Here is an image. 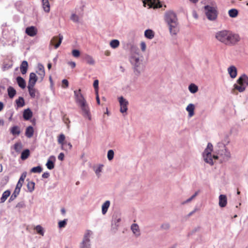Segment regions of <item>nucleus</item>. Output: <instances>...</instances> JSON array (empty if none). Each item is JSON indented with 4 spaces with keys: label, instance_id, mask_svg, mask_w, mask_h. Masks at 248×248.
Returning a JSON list of instances; mask_svg holds the SVG:
<instances>
[{
    "label": "nucleus",
    "instance_id": "1",
    "mask_svg": "<svg viewBox=\"0 0 248 248\" xmlns=\"http://www.w3.org/2000/svg\"><path fill=\"white\" fill-rule=\"evenodd\" d=\"M215 38L219 42L228 46L233 45L240 39L238 34L228 30L217 31L215 34Z\"/></svg>",
    "mask_w": 248,
    "mask_h": 248
},
{
    "label": "nucleus",
    "instance_id": "2",
    "mask_svg": "<svg viewBox=\"0 0 248 248\" xmlns=\"http://www.w3.org/2000/svg\"><path fill=\"white\" fill-rule=\"evenodd\" d=\"M164 19L169 27L170 34L176 35L179 31L176 14L172 11H167L165 14Z\"/></svg>",
    "mask_w": 248,
    "mask_h": 248
},
{
    "label": "nucleus",
    "instance_id": "3",
    "mask_svg": "<svg viewBox=\"0 0 248 248\" xmlns=\"http://www.w3.org/2000/svg\"><path fill=\"white\" fill-rule=\"evenodd\" d=\"M213 149V145L211 143H208L206 148L204 150L202 155L203 160L205 161V162L209 164L211 166L214 165V160H215L213 157L215 155H212Z\"/></svg>",
    "mask_w": 248,
    "mask_h": 248
},
{
    "label": "nucleus",
    "instance_id": "4",
    "mask_svg": "<svg viewBox=\"0 0 248 248\" xmlns=\"http://www.w3.org/2000/svg\"><path fill=\"white\" fill-rule=\"evenodd\" d=\"M204 12L209 20L215 21L217 20L218 12L216 7L210 5H205L204 6Z\"/></svg>",
    "mask_w": 248,
    "mask_h": 248
},
{
    "label": "nucleus",
    "instance_id": "5",
    "mask_svg": "<svg viewBox=\"0 0 248 248\" xmlns=\"http://www.w3.org/2000/svg\"><path fill=\"white\" fill-rule=\"evenodd\" d=\"M248 85V77L243 75L237 80V82L233 85V90H236L239 92H244Z\"/></svg>",
    "mask_w": 248,
    "mask_h": 248
},
{
    "label": "nucleus",
    "instance_id": "6",
    "mask_svg": "<svg viewBox=\"0 0 248 248\" xmlns=\"http://www.w3.org/2000/svg\"><path fill=\"white\" fill-rule=\"evenodd\" d=\"M217 155H214L213 157L215 160L219 159L221 162H226L231 157L230 152L225 146L218 151Z\"/></svg>",
    "mask_w": 248,
    "mask_h": 248
},
{
    "label": "nucleus",
    "instance_id": "7",
    "mask_svg": "<svg viewBox=\"0 0 248 248\" xmlns=\"http://www.w3.org/2000/svg\"><path fill=\"white\" fill-rule=\"evenodd\" d=\"M130 61L131 64L134 66L135 69L138 71L142 64V56H140L139 51H135L131 54L130 58Z\"/></svg>",
    "mask_w": 248,
    "mask_h": 248
},
{
    "label": "nucleus",
    "instance_id": "8",
    "mask_svg": "<svg viewBox=\"0 0 248 248\" xmlns=\"http://www.w3.org/2000/svg\"><path fill=\"white\" fill-rule=\"evenodd\" d=\"M93 232L90 230L86 231L83 239L80 244L79 248H91V237Z\"/></svg>",
    "mask_w": 248,
    "mask_h": 248
},
{
    "label": "nucleus",
    "instance_id": "9",
    "mask_svg": "<svg viewBox=\"0 0 248 248\" xmlns=\"http://www.w3.org/2000/svg\"><path fill=\"white\" fill-rule=\"evenodd\" d=\"M81 109L82 115L85 118H87L89 120H91L92 117L90 113L89 107L87 102L79 105Z\"/></svg>",
    "mask_w": 248,
    "mask_h": 248
},
{
    "label": "nucleus",
    "instance_id": "10",
    "mask_svg": "<svg viewBox=\"0 0 248 248\" xmlns=\"http://www.w3.org/2000/svg\"><path fill=\"white\" fill-rule=\"evenodd\" d=\"M118 100L120 105V112L122 113H126L128 109V101L123 96L119 97Z\"/></svg>",
    "mask_w": 248,
    "mask_h": 248
},
{
    "label": "nucleus",
    "instance_id": "11",
    "mask_svg": "<svg viewBox=\"0 0 248 248\" xmlns=\"http://www.w3.org/2000/svg\"><path fill=\"white\" fill-rule=\"evenodd\" d=\"M142 1L143 5L145 7L147 5L149 6V8H157L161 7L159 0H143Z\"/></svg>",
    "mask_w": 248,
    "mask_h": 248
},
{
    "label": "nucleus",
    "instance_id": "12",
    "mask_svg": "<svg viewBox=\"0 0 248 248\" xmlns=\"http://www.w3.org/2000/svg\"><path fill=\"white\" fill-rule=\"evenodd\" d=\"M74 95L76 98V101L80 105L82 104L87 102L83 95L81 93V90L74 91Z\"/></svg>",
    "mask_w": 248,
    "mask_h": 248
},
{
    "label": "nucleus",
    "instance_id": "13",
    "mask_svg": "<svg viewBox=\"0 0 248 248\" xmlns=\"http://www.w3.org/2000/svg\"><path fill=\"white\" fill-rule=\"evenodd\" d=\"M63 39V36L59 34V36H54L51 40L50 45H54L55 48L57 49L59 47Z\"/></svg>",
    "mask_w": 248,
    "mask_h": 248
},
{
    "label": "nucleus",
    "instance_id": "14",
    "mask_svg": "<svg viewBox=\"0 0 248 248\" xmlns=\"http://www.w3.org/2000/svg\"><path fill=\"white\" fill-rule=\"evenodd\" d=\"M37 69L36 73L39 76V79H40V81H42L45 76V68L43 65L41 63H38Z\"/></svg>",
    "mask_w": 248,
    "mask_h": 248
},
{
    "label": "nucleus",
    "instance_id": "15",
    "mask_svg": "<svg viewBox=\"0 0 248 248\" xmlns=\"http://www.w3.org/2000/svg\"><path fill=\"white\" fill-rule=\"evenodd\" d=\"M25 32L29 36L33 37L37 33V29L34 26H31L26 29Z\"/></svg>",
    "mask_w": 248,
    "mask_h": 248
},
{
    "label": "nucleus",
    "instance_id": "16",
    "mask_svg": "<svg viewBox=\"0 0 248 248\" xmlns=\"http://www.w3.org/2000/svg\"><path fill=\"white\" fill-rule=\"evenodd\" d=\"M219 202L218 205L220 207H225L227 204V198L226 195L221 194L218 197Z\"/></svg>",
    "mask_w": 248,
    "mask_h": 248
},
{
    "label": "nucleus",
    "instance_id": "17",
    "mask_svg": "<svg viewBox=\"0 0 248 248\" xmlns=\"http://www.w3.org/2000/svg\"><path fill=\"white\" fill-rule=\"evenodd\" d=\"M56 161V158L54 155H51L48 158L46 163V166L49 170H52L54 168V162Z\"/></svg>",
    "mask_w": 248,
    "mask_h": 248
},
{
    "label": "nucleus",
    "instance_id": "18",
    "mask_svg": "<svg viewBox=\"0 0 248 248\" xmlns=\"http://www.w3.org/2000/svg\"><path fill=\"white\" fill-rule=\"evenodd\" d=\"M10 133L15 137L18 136L21 133L20 127L17 125H14L9 129Z\"/></svg>",
    "mask_w": 248,
    "mask_h": 248
},
{
    "label": "nucleus",
    "instance_id": "19",
    "mask_svg": "<svg viewBox=\"0 0 248 248\" xmlns=\"http://www.w3.org/2000/svg\"><path fill=\"white\" fill-rule=\"evenodd\" d=\"M228 72L232 78H234L237 76V71L235 66L232 65L228 68Z\"/></svg>",
    "mask_w": 248,
    "mask_h": 248
},
{
    "label": "nucleus",
    "instance_id": "20",
    "mask_svg": "<svg viewBox=\"0 0 248 248\" xmlns=\"http://www.w3.org/2000/svg\"><path fill=\"white\" fill-rule=\"evenodd\" d=\"M37 77L34 73H31L30 74L28 86H34L37 80Z\"/></svg>",
    "mask_w": 248,
    "mask_h": 248
},
{
    "label": "nucleus",
    "instance_id": "21",
    "mask_svg": "<svg viewBox=\"0 0 248 248\" xmlns=\"http://www.w3.org/2000/svg\"><path fill=\"white\" fill-rule=\"evenodd\" d=\"M131 230L136 236L138 237L140 236V232L139 226L137 224H132L131 226Z\"/></svg>",
    "mask_w": 248,
    "mask_h": 248
},
{
    "label": "nucleus",
    "instance_id": "22",
    "mask_svg": "<svg viewBox=\"0 0 248 248\" xmlns=\"http://www.w3.org/2000/svg\"><path fill=\"white\" fill-rule=\"evenodd\" d=\"M195 106L193 104H189L186 108V110L188 113V117H192L194 115V109Z\"/></svg>",
    "mask_w": 248,
    "mask_h": 248
},
{
    "label": "nucleus",
    "instance_id": "23",
    "mask_svg": "<svg viewBox=\"0 0 248 248\" xmlns=\"http://www.w3.org/2000/svg\"><path fill=\"white\" fill-rule=\"evenodd\" d=\"M34 86H28L29 94L32 98H35L39 94L38 91L34 88Z\"/></svg>",
    "mask_w": 248,
    "mask_h": 248
},
{
    "label": "nucleus",
    "instance_id": "24",
    "mask_svg": "<svg viewBox=\"0 0 248 248\" xmlns=\"http://www.w3.org/2000/svg\"><path fill=\"white\" fill-rule=\"evenodd\" d=\"M26 176H27L26 172H24L23 173H22V174H21V175L16 184V187L21 189V188L22 186L23 183H24V180L26 177Z\"/></svg>",
    "mask_w": 248,
    "mask_h": 248
},
{
    "label": "nucleus",
    "instance_id": "25",
    "mask_svg": "<svg viewBox=\"0 0 248 248\" xmlns=\"http://www.w3.org/2000/svg\"><path fill=\"white\" fill-rule=\"evenodd\" d=\"M65 138V136L63 134H60L58 137V142L59 144H61V148L62 150H67V148H66L64 145L65 142H64Z\"/></svg>",
    "mask_w": 248,
    "mask_h": 248
},
{
    "label": "nucleus",
    "instance_id": "26",
    "mask_svg": "<svg viewBox=\"0 0 248 248\" xmlns=\"http://www.w3.org/2000/svg\"><path fill=\"white\" fill-rule=\"evenodd\" d=\"M42 6L44 11L46 13H48L50 11V4L48 0H41Z\"/></svg>",
    "mask_w": 248,
    "mask_h": 248
},
{
    "label": "nucleus",
    "instance_id": "27",
    "mask_svg": "<svg viewBox=\"0 0 248 248\" xmlns=\"http://www.w3.org/2000/svg\"><path fill=\"white\" fill-rule=\"evenodd\" d=\"M23 118L26 120H29L32 116V112L30 108L25 109L23 114Z\"/></svg>",
    "mask_w": 248,
    "mask_h": 248
},
{
    "label": "nucleus",
    "instance_id": "28",
    "mask_svg": "<svg viewBox=\"0 0 248 248\" xmlns=\"http://www.w3.org/2000/svg\"><path fill=\"white\" fill-rule=\"evenodd\" d=\"M110 201H108V200L105 201V202L103 203V204L102 205V208H101L102 213L103 215H104L107 213L109 207L110 206Z\"/></svg>",
    "mask_w": 248,
    "mask_h": 248
},
{
    "label": "nucleus",
    "instance_id": "29",
    "mask_svg": "<svg viewBox=\"0 0 248 248\" xmlns=\"http://www.w3.org/2000/svg\"><path fill=\"white\" fill-rule=\"evenodd\" d=\"M33 133L34 129L32 126H29L26 128L25 131V135L27 137H28V138H31L33 135Z\"/></svg>",
    "mask_w": 248,
    "mask_h": 248
},
{
    "label": "nucleus",
    "instance_id": "30",
    "mask_svg": "<svg viewBox=\"0 0 248 248\" xmlns=\"http://www.w3.org/2000/svg\"><path fill=\"white\" fill-rule=\"evenodd\" d=\"M28 67V64L26 61H23L20 65V71L22 74H25L27 73Z\"/></svg>",
    "mask_w": 248,
    "mask_h": 248
},
{
    "label": "nucleus",
    "instance_id": "31",
    "mask_svg": "<svg viewBox=\"0 0 248 248\" xmlns=\"http://www.w3.org/2000/svg\"><path fill=\"white\" fill-rule=\"evenodd\" d=\"M144 35L149 39H152L155 36V33L152 30H146L144 31Z\"/></svg>",
    "mask_w": 248,
    "mask_h": 248
},
{
    "label": "nucleus",
    "instance_id": "32",
    "mask_svg": "<svg viewBox=\"0 0 248 248\" xmlns=\"http://www.w3.org/2000/svg\"><path fill=\"white\" fill-rule=\"evenodd\" d=\"M103 167V165L102 164H100L98 166L94 167L93 168V170L98 178L100 177L101 176Z\"/></svg>",
    "mask_w": 248,
    "mask_h": 248
},
{
    "label": "nucleus",
    "instance_id": "33",
    "mask_svg": "<svg viewBox=\"0 0 248 248\" xmlns=\"http://www.w3.org/2000/svg\"><path fill=\"white\" fill-rule=\"evenodd\" d=\"M16 81L18 86L22 89L26 87V82L25 80L21 77H18L16 78Z\"/></svg>",
    "mask_w": 248,
    "mask_h": 248
},
{
    "label": "nucleus",
    "instance_id": "34",
    "mask_svg": "<svg viewBox=\"0 0 248 248\" xmlns=\"http://www.w3.org/2000/svg\"><path fill=\"white\" fill-rule=\"evenodd\" d=\"M20 189H21L16 187V188H15L14 192L13 193V194H12V195L11 196V197L9 199V202L13 201L16 198V197L18 195V194L20 193Z\"/></svg>",
    "mask_w": 248,
    "mask_h": 248
},
{
    "label": "nucleus",
    "instance_id": "35",
    "mask_svg": "<svg viewBox=\"0 0 248 248\" xmlns=\"http://www.w3.org/2000/svg\"><path fill=\"white\" fill-rule=\"evenodd\" d=\"M8 94L10 98H13L16 94V90L12 87L10 86L7 89Z\"/></svg>",
    "mask_w": 248,
    "mask_h": 248
},
{
    "label": "nucleus",
    "instance_id": "36",
    "mask_svg": "<svg viewBox=\"0 0 248 248\" xmlns=\"http://www.w3.org/2000/svg\"><path fill=\"white\" fill-rule=\"evenodd\" d=\"M188 90L192 93H195L198 91V87L194 83H191L188 86Z\"/></svg>",
    "mask_w": 248,
    "mask_h": 248
},
{
    "label": "nucleus",
    "instance_id": "37",
    "mask_svg": "<svg viewBox=\"0 0 248 248\" xmlns=\"http://www.w3.org/2000/svg\"><path fill=\"white\" fill-rule=\"evenodd\" d=\"M10 193H11V192L10 190H6L5 191H4L3 193V194L2 195V197L0 198V202L1 203L4 202L6 200L7 198L10 196Z\"/></svg>",
    "mask_w": 248,
    "mask_h": 248
},
{
    "label": "nucleus",
    "instance_id": "38",
    "mask_svg": "<svg viewBox=\"0 0 248 248\" xmlns=\"http://www.w3.org/2000/svg\"><path fill=\"white\" fill-rule=\"evenodd\" d=\"M34 230H36L37 233L42 236L44 235L45 231L44 228L40 225L35 227Z\"/></svg>",
    "mask_w": 248,
    "mask_h": 248
},
{
    "label": "nucleus",
    "instance_id": "39",
    "mask_svg": "<svg viewBox=\"0 0 248 248\" xmlns=\"http://www.w3.org/2000/svg\"><path fill=\"white\" fill-rule=\"evenodd\" d=\"M109 45L112 48H116L120 45V42L117 39H114L110 42Z\"/></svg>",
    "mask_w": 248,
    "mask_h": 248
},
{
    "label": "nucleus",
    "instance_id": "40",
    "mask_svg": "<svg viewBox=\"0 0 248 248\" xmlns=\"http://www.w3.org/2000/svg\"><path fill=\"white\" fill-rule=\"evenodd\" d=\"M85 60L87 63L90 65H94L95 61L93 58L90 55H86L85 57Z\"/></svg>",
    "mask_w": 248,
    "mask_h": 248
},
{
    "label": "nucleus",
    "instance_id": "41",
    "mask_svg": "<svg viewBox=\"0 0 248 248\" xmlns=\"http://www.w3.org/2000/svg\"><path fill=\"white\" fill-rule=\"evenodd\" d=\"M200 190H198L195 192V193L191 196L189 198L187 199L186 201L183 202L182 204H185L187 203L190 202L192 201L199 193Z\"/></svg>",
    "mask_w": 248,
    "mask_h": 248
},
{
    "label": "nucleus",
    "instance_id": "42",
    "mask_svg": "<svg viewBox=\"0 0 248 248\" xmlns=\"http://www.w3.org/2000/svg\"><path fill=\"white\" fill-rule=\"evenodd\" d=\"M228 14L230 17L234 18L237 16L238 12L235 9H232L229 11Z\"/></svg>",
    "mask_w": 248,
    "mask_h": 248
},
{
    "label": "nucleus",
    "instance_id": "43",
    "mask_svg": "<svg viewBox=\"0 0 248 248\" xmlns=\"http://www.w3.org/2000/svg\"><path fill=\"white\" fill-rule=\"evenodd\" d=\"M16 102L18 107H23L25 105L24 99L22 97H19Z\"/></svg>",
    "mask_w": 248,
    "mask_h": 248
},
{
    "label": "nucleus",
    "instance_id": "44",
    "mask_svg": "<svg viewBox=\"0 0 248 248\" xmlns=\"http://www.w3.org/2000/svg\"><path fill=\"white\" fill-rule=\"evenodd\" d=\"M28 191L32 192L34 189L35 183L32 181H29L27 185Z\"/></svg>",
    "mask_w": 248,
    "mask_h": 248
},
{
    "label": "nucleus",
    "instance_id": "45",
    "mask_svg": "<svg viewBox=\"0 0 248 248\" xmlns=\"http://www.w3.org/2000/svg\"><path fill=\"white\" fill-rule=\"evenodd\" d=\"M30 155V151L29 149H26L24 150L21 155V158L22 160H25L27 159Z\"/></svg>",
    "mask_w": 248,
    "mask_h": 248
},
{
    "label": "nucleus",
    "instance_id": "46",
    "mask_svg": "<svg viewBox=\"0 0 248 248\" xmlns=\"http://www.w3.org/2000/svg\"><path fill=\"white\" fill-rule=\"evenodd\" d=\"M70 19L75 23H78L79 22V17L75 13H73L71 15Z\"/></svg>",
    "mask_w": 248,
    "mask_h": 248
},
{
    "label": "nucleus",
    "instance_id": "47",
    "mask_svg": "<svg viewBox=\"0 0 248 248\" xmlns=\"http://www.w3.org/2000/svg\"><path fill=\"white\" fill-rule=\"evenodd\" d=\"M42 171V168L39 166L33 167L31 170V172L33 173H40Z\"/></svg>",
    "mask_w": 248,
    "mask_h": 248
},
{
    "label": "nucleus",
    "instance_id": "48",
    "mask_svg": "<svg viewBox=\"0 0 248 248\" xmlns=\"http://www.w3.org/2000/svg\"><path fill=\"white\" fill-rule=\"evenodd\" d=\"M22 148V145L21 142H17L14 145V149L17 152H19Z\"/></svg>",
    "mask_w": 248,
    "mask_h": 248
},
{
    "label": "nucleus",
    "instance_id": "49",
    "mask_svg": "<svg viewBox=\"0 0 248 248\" xmlns=\"http://www.w3.org/2000/svg\"><path fill=\"white\" fill-rule=\"evenodd\" d=\"M114 151L112 150H109L107 153V157L109 161H111L114 157Z\"/></svg>",
    "mask_w": 248,
    "mask_h": 248
},
{
    "label": "nucleus",
    "instance_id": "50",
    "mask_svg": "<svg viewBox=\"0 0 248 248\" xmlns=\"http://www.w3.org/2000/svg\"><path fill=\"white\" fill-rule=\"evenodd\" d=\"M99 81L97 79H96L94 81L93 83V86L95 89V94H97V92H98L99 89Z\"/></svg>",
    "mask_w": 248,
    "mask_h": 248
},
{
    "label": "nucleus",
    "instance_id": "51",
    "mask_svg": "<svg viewBox=\"0 0 248 248\" xmlns=\"http://www.w3.org/2000/svg\"><path fill=\"white\" fill-rule=\"evenodd\" d=\"M160 227L162 230H168L170 228V225L168 223H164L161 225Z\"/></svg>",
    "mask_w": 248,
    "mask_h": 248
},
{
    "label": "nucleus",
    "instance_id": "52",
    "mask_svg": "<svg viewBox=\"0 0 248 248\" xmlns=\"http://www.w3.org/2000/svg\"><path fill=\"white\" fill-rule=\"evenodd\" d=\"M58 224H59V227L60 228L64 227L66 224V219H64L63 220L60 221L59 222Z\"/></svg>",
    "mask_w": 248,
    "mask_h": 248
},
{
    "label": "nucleus",
    "instance_id": "53",
    "mask_svg": "<svg viewBox=\"0 0 248 248\" xmlns=\"http://www.w3.org/2000/svg\"><path fill=\"white\" fill-rule=\"evenodd\" d=\"M72 55L75 57H78L80 55V52L77 49H74L72 52Z\"/></svg>",
    "mask_w": 248,
    "mask_h": 248
},
{
    "label": "nucleus",
    "instance_id": "54",
    "mask_svg": "<svg viewBox=\"0 0 248 248\" xmlns=\"http://www.w3.org/2000/svg\"><path fill=\"white\" fill-rule=\"evenodd\" d=\"M62 87L63 88H66L68 87L69 82L67 79H64L62 80Z\"/></svg>",
    "mask_w": 248,
    "mask_h": 248
},
{
    "label": "nucleus",
    "instance_id": "55",
    "mask_svg": "<svg viewBox=\"0 0 248 248\" xmlns=\"http://www.w3.org/2000/svg\"><path fill=\"white\" fill-rule=\"evenodd\" d=\"M140 48L142 51L144 52L146 49V45L144 42H142L140 43Z\"/></svg>",
    "mask_w": 248,
    "mask_h": 248
},
{
    "label": "nucleus",
    "instance_id": "56",
    "mask_svg": "<svg viewBox=\"0 0 248 248\" xmlns=\"http://www.w3.org/2000/svg\"><path fill=\"white\" fill-rule=\"evenodd\" d=\"M65 147L67 148L66 151L70 150L72 148V145L70 142H65L64 143Z\"/></svg>",
    "mask_w": 248,
    "mask_h": 248
},
{
    "label": "nucleus",
    "instance_id": "57",
    "mask_svg": "<svg viewBox=\"0 0 248 248\" xmlns=\"http://www.w3.org/2000/svg\"><path fill=\"white\" fill-rule=\"evenodd\" d=\"M121 221V218L120 217L116 218L113 220V221L115 223V225L116 226H118V224Z\"/></svg>",
    "mask_w": 248,
    "mask_h": 248
},
{
    "label": "nucleus",
    "instance_id": "58",
    "mask_svg": "<svg viewBox=\"0 0 248 248\" xmlns=\"http://www.w3.org/2000/svg\"><path fill=\"white\" fill-rule=\"evenodd\" d=\"M64 155L62 153H61L58 156V159L61 161H62L64 159Z\"/></svg>",
    "mask_w": 248,
    "mask_h": 248
},
{
    "label": "nucleus",
    "instance_id": "59",
    "mask_svg": "<svg viewBox=\"0 0 248 248\" xmlns=\"http://www.w3.org/2000/svg\"><path fill=\"white\" fill-rule=\"evenodd\" d=\"M49 176V173L48 172H44L42 174V177L44 178H47Z\"/></svg>",
    "mask_w": 248,
    "mask_h": 248
},
{
    "label": "nucleus",
    "instance_id": "60",
    "mask_svg": "<svg viewBox=\"0 0 248 248\" xmlns=\"http://www.w3.org/2000/svg\"><path fill=\"white\" fill-rule=\"evenodd\" d=\"M193 16L195 18L197 19L198 18V15L195 11H193L192 12Z\"/></svg>",
    "mask_w": 248,
    "mask_h": 248
},
{
    "label": "nucleus",
    "instance_id": "61",
    "mask_svg": "<svg viewBox=\"0 0 248 248\" xmlns=\"http://www.w3.org/2000/svg\"><path fill=\"white\" fill-rule=\"evenodd\" d=\"M96 94V99L97 103L98 105H100V99H99V97L98 92H97V94Z\"/></svg>",
    "mask_w": 248,
    "mask_h": 248
},
{
    "label": "nucleus",
    "instance_id": "62",
    "mask_svg": "<svg viewBox=\"0 0 248 248\" xmlns=\"http://www.w3.org/2000/svg\"><path fill=\"white\" fill-rule=\"evenodd\" d=\"M68 64L70 65L72 68H74L76 66V63L74 62H68Z\"/></svg>",
    "mask_w": 248,
    "mask_h": 248
},
{
    "label": "nucleus",
    "instance_id": "63",
    "mask_svg": "<svg viewBox=\"0 0 248 248\" xmlns=\"http://www.w3.org/2000/svg\"><path fill=\"white\" fill-rule=\"evenodd\" d=\"M16 207H24V204L22 202H21V203H18L17 205H16Z\"/></svg>",
    "mask_w": 248,
    "mask_h": 248
},
{
    "label": "nucleus",
    "instance_id": "64",
    "mask_svg": "<svg viewBox=\"0 0 248 248\" xmlns=\"http://www.w3.org/2000/svg\"><path fill=\"white\" fill-rule=\"evenodd\" d=\"M3 104L2 102H0V111H1L3 108Z\"/></svg>",
    "mask_w": 248,
    "mask_h": 248
}]
</instances>
